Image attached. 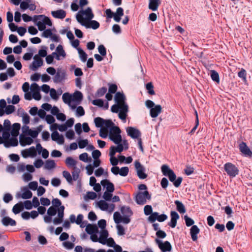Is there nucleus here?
<instances>
[{
	"label": "nucleus",
	"instance_id": "21",
	"mask_svg": "<svg viewBox=\"0 0 252 252\" xmlns=\"http://www.w3.org/2000/svg\"><path fill=\"white\" fill-rule=\"evenodd\" d=\"M51 14L55 18L63 19L66 16V12L63 9H60L52 11Z\"/></svg>",
	"mask_w": 252,
	"mask_h": 252
},
{
	"label": "nucleus",
	"instance_id": "54",
	"mask_svg": "<svg viewBox=\"0 0 252 252\" xmlns=\"http://www.w3.org/2000/svg\"><path fill=\"white\" fill-rule=\"evenodd\" d=\"M158 217V212H152L148 218V220L151 222H154L156 220H157V218Z\"/></svg>",
	"mask_w": 252,
	"mask_h": 252
},
{
	"label": "nucleus",
	"instance_id": "44",
	"mask_svg": "<svg viewBox=\"0 0 252 252\" xmlns=\"http://www.w3.org/2000/svg\"><path fill=\"white\" fill-rule=\"evenodd\" d=\"M82 14H77L76 15V19L77 21L80 23L82 26H85L86 23L88 22L86 19L84 18Z\"/></svg>",
	"mask_w": 252,
	"mask_h": 252
},
{
	"label": "nucleus",
	"instance_id": "7",
	"mask_svg": "<svg viewBox=\"0 0 252 252\" xmlns=\"http://www.w3.org/2000/svg\"><path fill=\"white\" fill-rule=\"evenodd\" d=\"M64 207L63 206H60L58 209V218H55L53 220V222L54 224L57 225L61 224L63 222L64 217Z\"/></svg>",
	"mask_w": 252,
	"mask_h": 252
},
{
	"label": "nucleus",
	"instance_id": "52",
	"mask_svg": "<svg viewBox=\"0 0 252 252\" xmlns=\"http://www.w3.org/2000/svg\"><path fill=\"white\" fill-rule=\"evenodd\" d=\"M63 175L65 178L66 181L69 183H71L72 181V178L70 174L67 171H63Z\"/></svg>",
	"mask_w": 252,
	"mask_h": 252
},
{
	"label": "nucleus",
	"instance_id": "45",
	"mask_svg": "<svg viewBox=\"0 0 252 252\" xmlns=\"http://www.w3.org/2000/svg\"><path fill=\"white\" fill-rule=\"evenodd\" d=\"M79 159L84 162H87L91 161L92 158H88V155L87 153H84L80 154L79 156Z\"/></svg>",
	"mask_w": 252,
	"mask_h": 252
},
{
	"label": "nucleus",
	"instance_id": "47",
	"mask_svg": "<svg viewBox=\"0 0 252 252\" xmlns=\"http://www.w3.org/2000/svg\"><path fill=\"white\" fill-rule=\"evenodd\" d=\"M25 128L28 130V134L30 135L32 138H35L38 136V131H36V130H32L29 128L28 126H26Z\"/></svg>",
	"mask_w": 252,
	"mask_h": 252
},
{
	"label": "nucleus",
	"instance_id": "63",
	"mask_svg": "<svg viewBox=\"0 0 252 252\" xmlns=\"http://www.w3.org/2000/svg\"><path fill=\"white\" fill-rule=\"evenodd\" d=\"M98 50L100 54L102 56H105L106 55V49L103 45H100L98 46Z\"/></svg>",
	"mask_w": 252,
	"mask_h": 252
},
{
	"label": "nucleus",
	"instance_id": "18",
	"mask_svg": "<svg viewBox=\"0 0 252 252\" xmlns=\"http://www.w3.org/2000/svg\"><path fill=\"white\" fill-rule=\"evenodd\" d=\"M200 229L197 225H192L190 229V233L192 240L196 241L197 240V234H199Z\"/></svg>",
	"mask_w": 252,
	"mask_h": 252
},
{
	"label": "nucleus",
	"instance_id": "34",
	"mask_svg": "<svg viewBox=\"0 0 252 252\" xmlns=\"http://www.w3.org/2000/svg\"><path fill=\"white\" fill-rule=\"evenodd\" d=\"M161 172L163 175L168 176L173 171L166 164H163L161 167Z\"/></svg>",
	"mask_w": 252,
	"mask_h": 252
},
{
	"label": "nucleus",
	"instance_id": "48",
	"mask_svg": "<svg viewBox=\"0 0 252 252\" xmlns=\"http://www.w3.org/2000/svg\"><path fill=\"white\" fill-rule=\"evenodd\" d=\"M146 88L148 90V92L150 94L154 95L155 94L154 90V86L152 82L148 83L146 85Z\"/></svg>",
	"mask_w": 252,
	"mask_h": 252
},
{
	"label": "nucleus",
	"instance_id": "30",
	"mask_svg": "<svg viewBox=\"0 0 252 252\" xmlns=\"http://www.w3.org/2000/svg\"><path fill=\"white\" fill-rule=\"evenodd\" d=\"M21 125L19 123H14L12 126V128L11 131V135L13 137H17L19 133Z\"/></svg>",
	"mask_w": 252,
	"mask_h": 252
},
{
	"label": "nucleus",
	"instance_id": "35",
	"mask_svg": "<svg viewBox=\"0 0 252 252\" xmlns=\"http://www.w3.org/2000/svg\"><path fill=\"white\" fill-rule=\"evenodd\" d=\"M161 172L163 175L168 176L173 171L166 164H163L161 167Z\"/></svg>",
	"mask_w": 252,
	"mask_h": 252
},
{
	"label": "nucleus",
	"instance_id": "33",
	"mask_svg": "<svg viewBox=\"0 0 252 252\" xmlns=\"http://www.w3.org/2000/svg\"><path fill=\"white\" fill-rule=\"evenodd\" d=\"M24 209V205L22 202L16 204L12 208V212L15 214L19 213Z\"/></svg>",
	"mask_w": 252,
	"mask_h": 252
},
{
	"label": "nucleus",
	"instance_id": "42",
	"mask_svg": "<svg viewBox=\"0 0 252 252\" xmlns=\"http://www.w3.org/2000/svg\"><path fill=\"white\" fill-rule=\"evenodd\" d=\"M246 75L247 72L243 68H242L241 70L238 73V76L245 83H246L247 82Z\"/></svg>",
	"mask_w": 252,
	"mask_h": 252
},
{
	"label": "nucleus",
	"instance_id": "27",
	"mask_svg": "<svg viewBox=\"0 0 252 252\" xmlns=\"http://www.w3.org/2000/svg\"><path fill=\"white\" fill-rule=\"evenodd\" d=\"M160 3V0H149V8L153 11H156Z\"/></svg>",
	"mask_w": 252,
	"mask_h": 252
},
{
	"label": "nucleus",
	"instance_id": "46",
	"mask_svg": "<svg viewBox=\"0 0 252 252\" xmlns=\"http://www.w3.org/2000/svg\"><path fill=\"white\" fill-rule=\"evenodd\" d=\"M78 51L82 61L83 62H86L87 59V54L80 48H78Z\"/></svg>",
	"mask_w": 252,
	"mask_h": 252
},
{
	"label": "nucleus",
	"instance_id": "8",
	"mask_svg": "<svg viewBox=\"0 0 252 252\" xmlns=\"http://www.w3.org/2000/svg\"><path fill=\"white\" fill-rule=\"evenodd\" d=\"M33 59L34 61L30 65V68L33 71H35L38 67L43 65V62L42 59L37 55H35L34 56Z\"/></svg>",
	"mask_w": 252,
	"mask_h": 252
},
{
	"label": "nucleus",
	"instance_id": "3",
	"mask_svg": "<svg viewBox=\"0 0 252 252\" xmlns=\"http://www.w3.org/2000/svg\"><path fill=\"white\" fill-rule=\"evenodd\" d=\"M134 166L136 170L137 175L140 179H145L147 177V175L144 172L145 167L138 160L135 161Z\"/></svg>",
	"mask_w": 252,
	"mask_h": 252
},
{
	"label": "nucleus",
	"instance_id": "55",
	"mask_svg": "<svg viewBox=\"0 0 252 252\" xmlns=\"http://www.w3.org/2000/svg\"><path fill=\"white\" fill-rule=\"evenodd\" d=\"M108 92L109 93L115 94L116 93L118 87L115 84H109Z\"/></svg>",
	"mask_w": 252,
	"mask_h": 252
},
{
	"label": "nucleus",
	"instance_id": "1",
	"mask_svg": "<svg viewBox=\"0 0 252 252\" xmlns=\"http://www.w3.org/2000/svg\"><path fill=\"white\" fill-rule=\"evenodd\" d=\"M121 130L118 126L113 127L109 133L110 139L115 144H119L122 141V136L121 135Z\"/></svg>",
	"mask_w": 252,
	"mask_h": 252
},
{
	"label": "nucleus",
	"instance_id": "20",
	"mask_svg": "<svg viewBox=\"0 0 252 252\" xmlns=\"http://www.w3.org/2000/svg\"><path fill=\"white\" fill-rule=\"evenodd\" d=\"M33 142V140L31 137H26L21 135L20 136V143L22 146L26 145H30Z\"/></svg>",
	"mask_w": 252,
	"mask_h": 252
},
{
	"label": "nucleus",
	"instance_id": "37",
	"mask_svg": "<svg viewBox=\"0 0 252 252\" xmlns=\"http://www.w3.org/2000/svg\"><path fill=\"white\" fill-rule=\"evenodd\" d=\"M56 167V163L54 160L48 159L45 162L44 168L46 169L50 170Z\"/></svg>",
	"mask_w": 252,
	"mask_h": 252
},
{
	"label": "nucleus",
	"instance_id": "11",
	"mask_svg": "<svg viewBox=\"0 0 252 252\" xmlns=\"http://www.w3.org/2000/svg\"><path fill=\"white\" fill-rule=\"evenodd\" d=\"M168 177L170 181L172 182L174 186L176 188H178L180 186L183 180V178L181 177H179L176 179V175L174 171L170 174Z\"/></svg>",
	"mask_w": 252,
	"mask_h": 252
},
{
	"label": "nucleus",
	"instance_id": "31",
	"mask_svg": "<svg viewBox=\"0 0 252 252\" xmlns=\"http://www.w3.org/2000/svg\"><path fill=\"white\" fill-rule=\"evenodd\" d=\"M4 146L9 147V146L15 147L18 145V141L16 137H13L9 139V141L4 142Z\"/></svg>",
	"mask_w": 252,
	"mask_h": 252
},
{
	"label": "nucleus",
	"instance_id": "15",
	"mask_svg": "<svg viewBox=\"0 0 252 252\" xmlns=\"http://www.w3.org/2000/svg\"><path fill=\"white\" fill-rule=\"evenodd\" d=\"M126 97L123 93L117 92L115 96V100L119 105L123 106V105H127L125 101Z\"/></svg>",
	"mask_w": 252,
	"mask_h": 252
},
{
	"label": "nucleus",
	"instance_id": "26",
	"mask_svg": "<svg viewBox=\"0 0 252 252\" xmlns=\"http://www.w3.org/2000/svg\"><path fill=\"white\" fill-rule=\"evenodd\" d=\"M100 26L99 23L95 20H90L86 24L85 27L86 28H92L94 30L98 29Z\"/></svg>",
	"mask_w": 252,
	"mask_h": 252
},
{
	"label": "nucleus",
	"instance_id": "29",
	"mask_svg": "<svg viewBox=\"0 0 252 252\" xmlns=\"http://www.w3.org/2000/svg\"><path fill=\"white\" fill-rule=\"evenodd\" d=\"M23 193L21 195H19L23 199H30L32 197V192L28 189L27 187H24L23 189Z\"/></svg>",
	"mask_w": 252,
	"mask_h": 252
},
{
	"label": "nucleus",
	"instance_id": "24",
	"mask_svg": "<svg viewBox=\"0 0 252 252\" xmlns=\"http://www.w3.org/2000/svg\"><path fill=\"white\" fill-rule=\"evenodd\" d=\"M1 222L4 226H15L16 224L15 220L8 217H3L1 220Z\"/></svg>",
	"mask_w": 252,
	"mask_h": 252
},
{
	"label": "nucleus",
	"instance_id": "6",
	"mask_svg": "<svg viewBox=\"0 0 252 252\" xmlns=\"http://www.w3.org/2000/svg\"><path fill=\"white\" fill-rule=\"evenodd\" d=\"M155 242L162 252H171L172 246L169 242L166 241L162 243L161 241L158 238L155 239Z\"/></svg>",
	"mask_w": 252,
	"mask_h": 252
},
{
	"label": "nucleus",
	"instance_id": "2",
	"mask_svg": "<svg viewBox=\"0 0 252 252\" xmlns=\"http://www.w3.org/2000/svg\"><path fill=\"white\" fill-rule=\"evenodd\" d=\"M151 195L147 190L138 192L135 196V201L138 205H144L147 202V199L150 200Z\"/></svg>",
	"mask_w": 252,
	"mask_h": 252
},
{
	"label": "nucleus",
	"instance_id": "43",
	"mask_svg": "<svg viewBox=\"0 0 252 252\" xmlns=\"http://www.w3.org/2000/svg\"><path fill=\"white\" fill-rule=\"evenodd\" d=\"M210 75H211V77L212 80L214 81H215L218 83L219 82V81H220L219 75L216 71H215L214 70H211L210 71Z\"/></svg>",
	"mask_w": 252,
	"mask_h": 252
},
{
	"label": "nucleus",
	"instance_id": "17",
	"mask_svg": "<svg viewBox=\"0 0 252 252\" xmlns=\"http://www.w3.org/2000/svg\"><path fill=\"white\" fill-rule=\"evenodd\" d=\"M56 51L57 52L52 53V55H56V59L57 60H60V56H62L63 57H65L66 54L62 45H59L56 48Z\"/></svg>",
	"mask_w": 252,
	"mask_h": 252
},
{
	"label": "nucleus",
	"instance_id": "61",
	"mask_svg": "<svg viewBox=\"0 0 252 252\" xmlns=\"http://www.w3.org/2000/svg\"><path fill=\"white\" fill-rule=\"evenodd\" d=\"M107 92V88L106 87H102L101 88H99L96 92V95L99 96L101 97L103 96Z\"/></svg>",
	"mask_w": 252,
	"mask_h": 252
},
{
	"label": "nucleus",
	"instance_id": "40",
	"mask_svg": "<svg viewBox=\"0 0 252 252\" xmlns=\"http://www.w3.org/2000/svg\"><path fill=\"white\" fill-rule=\"evenodd\" d=\"M105 120L100 117H96L94 119V122L95 126L97 127H101L104 126Z\"/></svg>",
	"mask_w": 252,
	"mask_h": 252
},
{
	"label": "nucleus",
	"instance_id": "28",
	"mask_svg": "<svg viewBox=\"0 0 252 252\" xmlns=\"http://www.w3.org/2000/svg\"><path fill=\"white\" fill-rule=\"evenodd\" d=\"M128 112V106L127 105H123L122 107V109L120 110L119 117L120 119L123 120H126V113Z\"/></svg>",
	"mask_w": 252,
	"mask_h": 252
},
{
	"label": "nucleus",
	"instance_id": "51",
	"mask_svg": "<svg viewBox=\"0 0 252 252\" xmlns=\"http://www.w3.org/2000/svg\"><path fill=\"white\" fill-rule=\"evenodd\" d=\"M114 124L111 120H105V122H104V126H105V128H112L114 126Z\"/></svg>",
	"mask_w": 252,
	"mask_h": 252
},
{
	"label": "nucleus",
	"instance_id": "23",
	"mask_svg": "<svg viewBox=\"0 0 252 252\" xmlns=\"http://www.w3.org/2000/svg\"><path fill=\"white\" fill-rule=\"evenodd\" d=\"M65 163L68 167H72L73 169H77V161L74 159L72 157H68L66 158Z\"/></svg>",
	"mask_w": 252,
	"mask_h": 252
},
{
	"label": "nucleus",
	"instance_id": "59",
	"mask_svg": "<svg viewBox=\"0 0 252 252\" xmlns=\"http://www.w3.org/2000/svg\"><path fill=\"white\" fill-rule=\"evenodd\" d=\"M184 219L185 220L186 224L187 226H190L193 225L194 223V220L192 219L189 217L188 216H185L184 217Z\"/></svg>",
	"mask_w": 252,
	"mask_h": 252
},
{
	"label": "nucleus",
	"instance_id": "4",
	"mask_svg": "<svg viewBox=\"0 0 252 252\" xmlns=\"http://www.w3.org/2000/svg\"><path fill=\"white\" fill-rule=\"evenodd\" d=\"M224 169L227 174L230 178H234L236 176V167L230 162H227L224 165Z\"/></svg>",
	"mask_w": 252,
	"mask_h": 252
},
{
	"label": "nucleus",
	"instance_id": "13",
	"mask_svg": "<svg viewBox=\"0 0 252 252\" xmlns=\"http://www.w3.org/2000/svg\"><path fill=\"white\" fill-rule=\"evenodd\" d=\"M65 72L64 70H58L55 76L53 79V81L55 83L62 82L65 79Z\"/></svg>",
	"mask_w": 252,
	"mask_h": 252
},
{
	"label": "nucleus",
	"instance_id": "16",
	"mask_svg": "<svg viewBox=\"0 0 252 252\" xmlns=\"http://www.w3.org/2000/svg\"><path fill=\"white\" fill-rule=\"evenodd\" d=\"M162 107L160 105H156L150 109V116L152 118H156L161 112Z\"/></svg>",
	"mask_w": 252,
	"mask_h": 252
},
{
	"label": "nucleus",
	"instance_id": "49",
	"mask_svg": "<svg viewBox=\"0 0 252 252\" xmlns=\"http://www.w3.org/2000/svg\"><path fill=\"white\" fill-rule=\"evenodd\" d=\"M58 211V209L54 206L50 207L47 210V214L50 216H54L56 215Z\"/></svg>",
	"mask_w": 252,
	"mask_h": 252
},
{
	"label": "nucleus",
	"instance_id": "22",
	"mask_svg": "<svg viewBox=\"0 0 252 252\" xmlns=\"http://www.w3.org/2000/svg\"><path fill=\"white\" fill-rule=\"evenodd\" d=\"M86 231L89 234H93L97 233L98 229L97 226L95 224H88L85 229Z\"/></svg>",
	"mask_w": 252,
	"mask_h": 252
},
{
	"label": "nucleus",
	"instance_id": "39",
	"mask_svg": "<svg viewBox=\"0 0 252 252\" xmlns=\"http://www.w3.org/2000/svg\"><path fill=\"white\" fill-rule=\"evenodd\" d=\"M121 211L124 216H130L132 215V212L129 207L123 206L121 208Z\"/></svg>",
	"mask_w": 252,
	"mask_h": 252
},
{
	"label": "nucleus",
	"instance_id": "58",
	"mask_svg": "<svg viewBox=\"0 0 252 252\" xmlns=\"http://www.w3.org/2000/svg\"><path fill=\"white\" fill-rule=\"evenodd\" d=\"M35 22L36 23V25L40 31H43L45 30L46 26L44 23L42 21L38 20L37 22Z\"/></svg>",
	"mask_w": 252,
	"mask_h": 252
},
{
	"label": "nucleus",
	"instance_id": "57",
	"mask_svg": "<svg viewBox=\"0 0 252 252\" xmlns=\"http://www.w3.org/2000/svg\"><path fill=\"white\" fill-rule=\"evenodd\" d=\"M79 148L83 149L88 145V140L87 139L80 140L78 142Z\"/></svg>",
	"mask_w": 252,
	"mask_h": 252
},
{
	"label": "nucleus",
	"instance_id": "5",
	"mask_svg": "<svg viewBox=\"0 0 252 252\" xmlns=\"http://www.w3.org/2000/svg\"><path fill=\"white\" fill-rule=\"evenodd\" d=\"M239 149L243 156L249 158L252 157V152L245 142H242L240 143Z\"/></svg>",
	"mask_w": 252,
	"mask_h": 252
},
{
	"label": "nucleus",
	"instance_id": "14",
	"mask_svg": "<svg viewBox=\"0 0 252 252\" xmlns=\"http://www.w3.org/2000/svg\"><path fill=\"white\" fill-rule=\"evenodd\" d=\"M100 184L104 188L106 187V191L112 192L115 190L114 184L107 179L102 180L100 182Z\"/></svg>",
	"mask_w": 252,
	"mask_h": 252
},
{
	"label": "nucleus",
	"instance_id": "19",
	"mask_svg": "<svg viewBox=\"0 0 252 252\" xmlns=\"http://www.w3.org/2000/svg\"><path fill=\"white\" fill-rule=\"evenodd\" d=\"M79 13H81L82 15H85L87 21H90L94 17L92 9L90 7H87L85 10L80 11Z\"/></svg>",
	"mask_w": 252,
	"mask_h": 252
},
{
	"label": "nucleus",
	"instance_id": "32",
	"mask_svg": "<svg viewBox=\"0 0 252 252\" xmlns=\"http://www.w3.org/2000/svg\"><path fill=\"white\" fill-rule=\"evenodd\" d=\"M175 204L176 205V209L179 213L184 214L186 212V210L185 207L182 202L179 200H176Z\"/></svg>",
	"mask_w": 252,
	"mask_h": 252
},
{
	"label": "nucleus",
	"instance_id": "41",
	"mask_svg": "<svg viewBox=\"0 0 252 252\" xmlns=\"http://www.w3.org/2000/svg\"><path fill=\"white\" fill-rule=\"evenodd\" d=\"M97 204L99 208L102 211H106L108 209L109 205L104 200H100Z\"/></svg>",
	"mask_w": 252,
	"mask_h": 252
},
{
	"label": "nucleus",
	"instance_id": "62",
	"mask_svg": "<svg viewBox=\"0 0 252 252\" xmlns=\"http://www.w3.org/2000/svg\"><path fill=\"white\" fill-rule=\"evenodd\" d=\"M122 106L117 104H114L111 106V110L113 113H118L119 111L122 109Z\"/></svg>",
	"mask_w": 252,
	"mask_h": 252
},
{
	"label": "nucleus",
	"instance_id": "38",
	"mask_svg": "<svg viewBox=\"0 0 252 252\" xmlns=\"http://www.w3.org/2000/svg\"><path fill=\"white\" fill-rule=\"evenodd\" d=\"M62 98L63 101L66 104H70L71 101L72 100V96L68 93H65L63 94Z\"/></svg>",
	"mask_w": 252,
	"mask_h": 252
},
{
	"label": "nucleus",
	"instance_id": "9",
	"mask_svg": "<svg viewBox=\"0 0 252 252\" xmlns=\"http://www.w3.org/2000/svg\"><path fill=\"white\" fill-rule=\"evenodd\" d=\"M126 132L127 135L130 136L132 138L138 139L141 135L140 131L138 129L133 127H128L126 128Z\"/></svg>",
	"mask_w": 252,
	"mask_h": 252
},
{
	"label": "nucleus",
	"instance_id": "25",
	"mask_svg": "<svg viewBox=\"0 0 252 252\" xmlns=\"http://www.w3.org/2000/svg\"><path fill=\"white\" fill-rule=\"evenodd\" d=\"M124 15V9L122 7H118L117 9L116 12L114 13L113 18L117 22H119L121 19V17Z\"/></svg>",
	"mask_w": 252,
	"mask_h": 252
},
{
	"label": "nucleus",
	"instance_id": "60",
	"mask_svg": "<svg viewBox=\"0 0 252 252\" xmlns=\"http://www.w3.org/2000/svg\"><path fill=\"white\" fill-rule=\"evenodd\" d=\"M144 214L146 216L150 215L153 212L152 207L151 205H147L144 207Z\"/></svg>",
	"mask_w": 252,
	"mask_h": 252
},
{
	"label": "nucleus",
	"instance_id": "12",
	"mask_svg": "<svg viewBox=\"0 0 252 252\" xmlns=\"http://www.w3.org/2000/svg\"><path fill=\"white\" fill-rule=\"evenodd\" d=\"M38 20L42 21L45 26H51L52 25L51 20L44 15H34L33 18V22H37Z\"/></svg>",
	"mask_w": 252,
	"mask_h": 252
},
{
	"label": "nucleus",
	"instance_id": "50",
	"mask_svg": "<svg viewBox=\"0 0 252 252\" xmlns=\"http://www.w3.org/2000/svg\"><path fill=\"white\" fill-rule=\"evenodd\" d=\"M114 220L115 222V223L118 224L122 222V216L120 215V213L118 212H116L114 214Z\"/></svg>",
	"mask_w": 252,
	"mask_h": 252
},
{
	"label": "nucleus",
	"instance_id": "36",
	"mask_svg": "<svg viewBox=\"0 0 252 252\" xmlns=\"http://www.w3.org/2000/svg\"><path fill=\"white\" fill-rule=\"evenodd\" d=\"M72 100L74 101H80L83 99V94L80 91H76L72 95Z\"/></svg>",
	"mask_w": 252,
	"mask_h": 252
},
{
	"label": "nucleus",
	"instance_id": "64",
	"mask_svg": "<svg viewBox=\"0 0 252 252\" xmlns=\"http://www.w3.org/2000/svg\"><path fill=\"white\" fill-rule=\"evenodd\" d=\"M108 135V130L105 128H101L99 130V136L102 138H105Z\"/></svg>",
	"mask_w": 252,
	"mask_h": 252
},
{
	"label": "nucleus",
	"instance_id": "10",
	"mask_svg": "<svg viewBox=\"0 0 252 252\" xmlns=\"http://www.w3.org/2000/svg\"><path fill=\"white\" fill-rule=\"evenodd\" d=\"M22 155L23 158L34 157L36 156L37 153L34 146L31 147L28 149L24 150L22 151Z\"/></svg>",
	"mask_w": 252,
	"mask_h": 252
},
{
	"label": "nucleus",
	"instance_id": "56",
	"mask_svg": "<svg viewBox=\"0 0 252 252\" xmlns=\"http://www.w3.org/2000/svg\"><path fill=\"white\" fill-rule=\"evenodd\" d=\"M15 106L12 105H9L5 107V113L7 115L12 113L15 111Z\"/></svg>",
	"mask_w": 252,
	"mask_h": 252
},
{
	"label": "nucleus",
	"instance_id": "53",
	"mask_svg": "<svg viewBox=\"0 0 252 252\" xmlns=\"http://www.w3.org/2000/svg\"><path fill=\"white\" fill-rule=\"evenodd\" d=\"M129 171V169L127 167H123L120 169L119 174L122 176L125 177L127 175Z\"/></svg>",
	"mask_w": 252,
	"mask_h": 252
}]
</instances>
